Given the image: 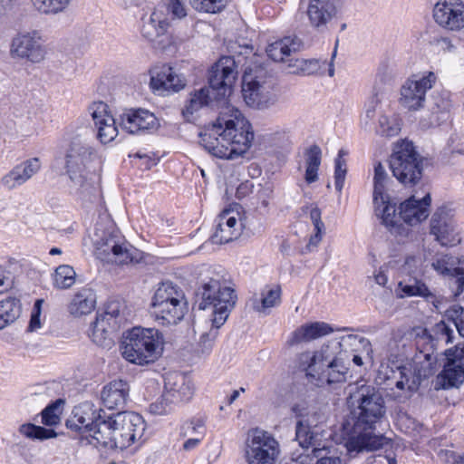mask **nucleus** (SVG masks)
<instances>
[{"label":"nucleus","instance_id":"1","mask_svg":"<svg viewBox=\"0 0 464 464\" xmlns=\"http://www.w3.org/2000/svg\"><path fill=\"white\" fill-rule=\"evenodd\" d=\"M200 275L198 289L200 314L196 326L201 332V343L208 351L217 336V330L227 322L237 295L221 271L205 267Z\"/></svg>","mask_w":464,"mask_h":464},{"label":"nucleus","instance_id":"2","mask_svg":"<svg viewBox=\"0 0 464 464\" xmlns=\"http://www.w3.org/2000/svg\"><path fill=\"white\" fill-rule=\"evenodd\" d=\"M360 344L370 348L368 340L357 335L343 336L339 341H329L315 349H308L298 355V367L309 382L317 386L343 383L349 375L347 346Z\"/></svg>","mask_w":464,"mask_h":464},{"label":"nucleus","instance_id":"3","mask_svg":"<svg viewBox=\"0 0 464 464\" xmlns=\"http://www.w3.org/2000/svg\"><path fill=\"white\" fill-rule=\"evenodd\" d=\"M255 130L250 121L237 108L227 107L200 133V143L212 156L237 160L254 145Z\"/></svg>","mask_w":464,"mask_h":464},{"label":"nucleus","instance_id":"4","mask_svg":"<svg viewBox=\"0 0 464 464\" xmlns=\"http://www.w3.org/2000/svg\"><path fill=\"white\" fill-rule=\"evenodd\" d=\"M357 394L358 406L354 411L357 422L353 433L345 442V448L350 454L364 450L373 451L390 444L389 439L368 430H372L385 414L383 398L371 386H362Z\"/></svg>","mask_w":464,"mask_h":464},{"label":"nucleus","instance_id":"5","mask_svg":"<svg viewBox=\"0 0 464 464\" xmlns=\"http://www.w3.org/2000/svg\"><path fill=\"white\" fill-rule=\"evenodd\" d=\"M99 150L81 136L70 138L64 147V169L69 179L82 195L95 190L102 171Z\"/></svg>","mask_w":464,"mask_h":464},{"label":"nucleus","instance_id":"6","mask_svg":"<svg viewBox=\"0 0 464 464\" xmlns=\"http://www.w3.org/2000/svg\"><path fill=\"white\" fill-rule=\"evenodd\" d=\"M146 422L133 411H121L108 416L97 424L94 439L99 446L121 450L141 444Z\"/></svg>","mask_w":464,"mask_h":464},{"label":"nucleus","instance_id":"7","mask_svg":"<svg viewBox=\"0 0 464 464\" xmlns=\"http://www.w3.org/2000/svg\"><path fill=\"white\" fill-rule=\"evenodd\" d=\"M188 312V301L184 290L171 281L159 283L153 290L150 313L160 326L179 324Z\"/></svg>","mask_w":464,"mask_h":464},{"label":"nucleus","instance_id":"8","mask_svg":"<svg viewBox=\"0 0 464 464\" xmlns=\"http://www.w3.org/2000/svg\"><path fill=\"white\" fill-rule=\"evenodd\" d=\"M164 344V335L159 329L137 326L123 333L120 352L129 362L146 365L161 356Z\"/></svg>","mask_w":464,"mask_h":464},{"label":"nucleus","instance_id":"9","mask_svg":"<svg viewBox=\"0 0 464 464\" xmlns=\"http://www.w3.org/2000/svg\"><path fill=\"white\" fill-rule=\"evenodd\" d=\"M281 455L280 442L271 432L254 428L246 433L241 446L245 464H277Z\"/></svg>","mask_w":464,"mask_h":464},{"label":"nucleus","instance_id":"10","mask_svg":"<svg viewBox=\"0 0 464 464\" xmlns=\"http://www.w3.org/2000/svg\"><path fill=\"white\" fill-rule=\"evenodd\" d=\"M393 176L405 186L417 184L422 177V160L412 142L401 140L395 143L390 158Z\"/></svg>","mask_w":464,"mask_h":464},{"label":"nucleus","instance_id":"11","mask_svg":"<svg viewBox=\"0 0 464 464\" xmlns=\"http://www.w3.org/2000/svg\"><path fill=\"white\" fill-rule=\"evenodd\" d=\"M126 305L120 301H111L99 314L92 327L91 338L99 346L111 347L114 335L127 322Z\"/></svg>","mask_w":464,"mask_h":464},{"label":"nucleus","instance_id":"12","mask_svg":"<svg viewBox=\"0 0 464 464\" xmlns=\"http://www.w3.org/2000/svg\"><path fill=\"white\" fill-rule=\"evenodd\" d=\"M436 81V74L430 71L411 75L400 88V106L408 111L421 110L426 102V94L433 88Z\"/></svg>","mask_w":464,"mask_h":464},{"label":"nucleus","instance_id":"13","mask_svg":"<svg viewBox=\"0 0 464 464\" xmlns=\"http://www.w3.org/2000/svg\"><path fill=\"white\" fill-rule=\"evenodd\" d=\"M247 215L238 204L226 207L217 218V227L211 237L213 244H227L241 237L246 228Z\"/></svg>","mask_w":464,"mask_h":464},{"label":"nucleus","instance_id":"14","mask_svg":"<svg viewBox=\"0 0 464 464\" xmlns=\"http://www.w3.org/2000/svg\"><path fill=\"white\" fill-rule=\"evenodd\" d=\"M324 421L325 416L322 412H315L306 419L298 420L296 423V440L304 449L312 448L314 457H319L329 448L325 441L326 431L322 427Z\"/></svg>","mask_w":464,"mask_h":464},{"label":"nucleus","instance_id":"15","mask_svg":"<svg viewBox=\"0 0 464 464\" xmlns=\"http://www.w3.org/2000/svg\"><path fill=\"white\" fill-rule=\"evenodd\" d=\"M171 25L162 13L153 8L148 17H142L140 34L155 48L168 50L177 45L176 37L169 33Z\"/></svg>","mask_w":464,"mask_h":464},{"label":"nucleus","instance_id":"16","mask_svg":"<svg viewBox=\"0 0 464 464\" xmlns=\"http://www.w3.org/2000/svg\"><path fill=\"white\" fill-rule=\"evenodd\" d=\"M99 411L90 402H83L73 408L72 415L66 420L68 429L78 432L82 442L99 447L94 439L97 432V424L102 422Z\"/></svg>","mask_w":464,"mask_h":464},{"label":"nucleus","instance_id":"17","mask_svg":"<svg viewBox=\"0 0 464 464\" xmlns=\"http://www.w3.org/2000/svg\"><path fill=\"white\" fill-rule=\"evenodd\" d=\"M242 93L246 103L254 109L265 110L276 104L277 99L264 76L246 71L243 76Z\"/></svg>","mask_w":464,"mask_h":464},{"label":"nucleus","instance_id":"18","mask_svg":"<svg viewBox=\"0 0 464 464\" xmlns=\"http://www.w3.org/2000/svg\"><path fill=\"white\" fill-rule=\"evenodd\" d=\"M149 86L153 93L168 95L178 92L186 86L185 77L169 63H158L149 70Z\"/></svg>","mask_w":464,"mask_h":464},{"label":"nucleus","instance_id":"19","mask_svg":"<svg viewBox=\"0 0 464 464\" xmlns=\"http://www.w3.org/2000/svg\"><path fill=\"white\" fill-rule=\"evenodd\" d=\"M10 54L30 63H40L46 57V49L42 37L36 32H25L16 34L10 45Z\"/></svg>","mask_w":464,"mask_h":464},{"label":"nucleus","instance_id":"20","mask_svg":"<svg viewBox=\"0 0 464 464\" xmlns=\"http://www.w3.org/2000/svg\"><path fill=\"white\" fill-rule=\"evenodd\" d=\"M237 66L231 56H223L213 64L209 71V87L217 96L228 95L237 79Z\"/></svg>","mask_w":464,"mask_h":464},{"label":"nucleus","instance_id":"21","mask_svg":"<svg viewBox=\"0 0 464 464\" xmlns=\"http://www.w3.org/2000/svg\"><path fill=\"white\" fill-rule=\"evenodd\" d=\"M88 112L92 120L98 140L102 144L114 140L119 131L110 106L101 101L93 102L89 105Z\"/></svg>","mask_w":464,"mask_h":464},{"label":"nucleus","instance_id":"22","mask_svg":"<svg viewBox=\"0 0 464 464\" xmlns=\"http://www.w3.org/2000/svg\"><path fill=\"white\" fill-rule=\"evenodd\" d=\"M432 17L442 29L459 32L464 29V2L438 0L432 9Z\"/></svg>","mask_w":464,"mask_h":464},{"label":"nucleus","instance_id":"23","mask_svg":"<svg viewBox=\"0 0 464 464\" xmlns=\"http://www.w3.org/2000/svg\"><path fill=\"white\" fill-rule=\"evenodd\" d=\"M430 234L442 246H453L460 243L459 232L453 215L445 208H439L432 216Z\"/></svg>","mask_w":464,"mask_h":464},{"label":"nucleus","instance_id":"24","mask_svg":"<svg viewBox=\"0 0 464 464\" xmlns=\"http://www.w3.org/2000/svg\"><path fill=\"white\" fill-rule=\"evenodd\" d=\"M160 125L158 117L146 109H128L120 116V126L130 134L152 132Z\"/></svg>","mask_w":464,"mask_h":464},{"label":"nucleus","instance_id":"25","mask_svg":"<svg viewBox=\"0 0 464 464\" xmlns=\"http://www.w3.org/2000/svg\"><path fill=\"white\" fill-rule=\"evenodd\" d=\"M343 0H309L306 15L312 27L319 29L325 27L342 12Z\"/></svg>","mask_w":464,"mask_h":464},{"label":"nucleus","instance_id":"26","mask_svg":"<svg viewBox=\"0 0 464 464\" xmlns=\"http://www.w3.org/2000/svg\"><path fill=\"white\" fill-rule=\"evenodd\" d=\"M164 398L177 405L188 401L194 395L192 379L184 373L168 372L165 375Z\"/></svg>","mask_w":464,"mask_h":464},{"label":"nucleus","instance_id":"27","mask_svg":"<svg viewBox=\"0 0 464 464\" xmlns=\"http://www.w3.org/2000/svg\"><path fill=\"white\" fill-rule=\"evenodd\" d=\"M430 203V193H426L422 197L412 195L399 205L397 208L399 218L410 226H417L429 217Z\"/></svg>","mask_w":464,"mask_h":464},{"label":"nucleus","instance_id":"28","mask_svg":"<svg viewBox=\"0 0 464 464\" xmlns=\"http://www.w3.org/2000/svg\"><path fill=\"white\" fill-rule=\"evenodd\" d=\"M378 380L380 382H387L388 385L394 384L401 392V394H408L418 388V380L412 375L411 371L406 367H398L395 370L388 364H382L378 370Z\"/></svg>","mask_w":464,"mask_h":464},{"label":"nucleus","instance_id":"29","mask_svg":"<svg viewBox=\"0 0 464 464\" xmlns=\"http://www.w3.org/2000/svg\"><path fill=\"white\" fill-rule=\"evenodd\" d=\"M429 264V271L433 269L437 274L453 280L454 295H459L464 289V258L459 259L457 266L452 256L440 255Z\"/></svg>","mask_w":464,"mask_h":464},{"label":"nucleus","instance_id":"30","mask_svg":"<svg viewBox=\"0 0 464 464\" xmlns=\"http://www.w3.org/2000/svg\"><path fill=\"white\" fill-rule=\"evenodd\" d=\"M395 293L399 298L421 297L431 303L436 309H440L442 304V299L419 276H410L408 280L400 281Z\"/></svg>","mask_w":464,"mask_h":464},{"label":"nucleus","instance_id":"31","mask_svg":"<svg viewBox=\"0 0 464 464\" xmlns=\"http://www.w3.org/2000/svg\"><path fill=\"white\" fill-rule=\"evenodd\" d=\"M332 333H334V328L325 322L305 323L291 333L286 343L288 346L293 347L302 343L314 341Z\"/></svg>","mask_w":464,"mask_h":464},{"label":"nucleus","instance_id":"32","mask_svg":"<svg viewBox=\"0 0 464 464\" xmlns=\"http://www.w3.org/2000/svg\"><path fill=\"white\" fill-rule=\"evenodd\" d=\"M97 296L95 291L88 286L78 289L67 304V312L75 318L81 319L91 314L96 308Z\"/></svg>","mask_w":464,"mask_h":464},{"label":"nucleus","instance_id":"33","mask_svg":"<svg viewBox=\"0 0 464 464\" xmlns=\"http://www.w3.org/2000/svg\"><path fill=\"white\" fill-rule=\"evenodd\" d=\"M130 385L127 381L116 379L103 386L101 400L109 410L122 408L127 403L130 395Z\"/></svg>","mask_w":464,"mask_h":464},{"label":"nucleus","instance_id":"34","mask_svg":"<svg viewBox=\"0 0 464 464\" xmlns=\"http://www.w3.org/2000/svg\"><path fill=\"white\" fill-rule=\"evenodd\" d=\"M41 169V161L38 158L29 159L13 168L2 179L3 187L12 189L24 184Z\"/></svg>","mask_w":464,"mask_h":464},{"label":"nucleus","instance_id":"35","mask_svg":"<svg viewBox=\"0 0 464 464\" xmlns=\"http://www.w3.org/2000/svg\"><path fill=\"white\" fill-rule=\"evenodd\" d=\"M301 47L302 42L298 37L287 36L268 44L266 53L275 62L284 63Z\"/></svg>","mask_w":464,"mask_h":464},{"label":"nucleus","instance_id":"36","mask_svg":"<svg viewBox=\"0 0 464 464\" xmlns=\"http://www.w3.org/2000/svg\"><path fill=\"white\" fill-rule=\"evenodd\" d=\"M213 92L210 87H203L190 92L189 98L182 110V114L187 121H192L198 111L209 104L214 98ZM218 97L216 95L215 99Z\"/></svg>","mask_w":464,"mask_h":464},{"label":"nucleus","instance_id":"37","mask_svg":"<svg viewBox=\"0 0 464 464\" xmlns=\"http://www.w3.org/2000/svg\"><path fill=\"white\" fill-rule=\"evenodd\" d=\"M281 302V287L277 285L265 286L260 297L254 301V309L259 313H266L267 310L278 305Z\"/></svg>","mask_w":464,"mask_h":464},{"label":"nucleus","instance_id":"38","mask_svg":"<svg viewBox=\"0 0 464 464\" xmlns=\"http://www.w3.org/2000/svg\"><path fill=\"white\" fill-rule=\"evenodd\" d=\"M153 8L162 13L171 24L188 14L184 0H160Z\"/></svg>","mask_w":464,"mask_h":464},{"label":"nucleus","instance_id":"39","mask_svg":"<svg viewBox=\"0 0 464 464\" xmlns=\"http://www.w3.org/2000/svg\"><path fill=\"white\" fill-rule=\"evenodd\" d=\"M374 211L376 216L382 219L383 225L387 227L393 228L400 219L399 214H396V208L391 204V198L385 196L382 199H373Z\"/></svg>","mask_w":464,"mask_h":464},{"label":"nucleus","instance_id":"40","mask_svg":"<svg viewBox=\"0 0 464 464\" xmlns=\"http://www.w3.org/2000/svg\"><path fill=\"white\" fill-rule=\"evenodd\" d=\"M92 240L95 246V254L97 257L105 262H111L113 258L112 256L114 253L117 249H120L121 244H118L112 237H100L97 231L94 233Z\"/></svg>","mask_w":464,"mask_h":464},{"label":"nucleus","instance_id":"41","mask_svg":"<svg viewBox=\"0 0 464 464\" xmlns=\"http://www.w3.org/2000/svg\"><path fill=\"white\" fill-rule=\"evenodd\" d=\"M392 184V179L389 177L385 167L381 163L377 162L373 168V178H372V198L377 199L389 196L388 190Z\"/></svg>","mask_w":464,"mask_h":464},{"label":"nucleus","instance_id":"42","mask_svg":"<svg viewBox=\"0 0 464 464\" xmlns=\"http://www.w3.org/2000/svg\"><path fill=\"white\" fill-rule=\"evenodd\" d=\"M438 382L443 389L454 387L464 382V370L458 367V364L448 360L441 373L437 377Z\"/></svg>","mask_w":464,"mask_h":464},{"label":"nucleus","instance_id":"43","mask_svg":"<svg viewBox=\"0 0 464 464\" xmlns=\"http://www.w3.org/2000/svg\"><path fill=\"white\" fill-rule=\"evenodd\" d=\"M20 300L8 297L0 301V330L17 320L21 314Z\"/></svg>","mask_w":464,"mask_h":464},{"label":"nucleus","instance_id":"44","mask_svg":"<svg viewBox=\"0 0 464 464\" xmlns=\"http://www.w3.org/2000/svg\"><path fill=\"white\" fill-rule=\"evenodd\" d=\"M305 175L307 183H313L318 179V169L321 164L322 151L317 145L311 146L305 151Z\"/></svg>","mask_w":464,"mask_h":464},{"label":"nucleus","instance_id":"45","mask_svg":"<svg viewBox=\"0 0 464 464\" xmlns=\"http://www.w3.org/2000/svg\"><path fill=\"white\" fill-rule=\"evenodd\" d=\"M401 270L409 276H419L424 278L430 277V275H429V264L420 256H407L401 266Z\"/></svg>","mask_w":464,"mask_h":464},{"label":"nucleus","instance_id":"46","mask_svg":"<svg viewBox=\"0 0 464 464\" xmlns=\"http://www.w3.org/2000/svg\"><path fill=\"white\" fill-rule=\"evenodd\" d=\"M53 285L58 289H68L72 287L76 281V273L72 266L69 265L59 266L53 275Z\"/></svg>","mask_w":464,"mask_h":464},{"label":"nucleus","instance_id":"47","mask_svg":"<svg viewBox=\"0 0 464 464\" xmlns=\"http://www.w3.org/2000/svg\"><path fill=\"white\" fill-rule=\"evenodd\" d=\"M21 435L31 440H48L56 437V432L52 429H45L32 423H25L19 427Z\"/></svg>","mask_w":464,"mask_h":464},{"label":"nucleus","instance_id":"48","mask_svg":"<svg viewBox=\"0 0 464 464\" xmlns=\"http://www.w3.org/2000/svg\"><path fill=\"white\" fill-rule=\"evenodd\" d=\"M111 263L130 264L139 263L142 259V253L133 247H128L125 244L120 245V249L114 253Z\"/></svg>","mask_w":464,"mask_h":464},{"label":"nucleus","instance_id":"49","mask_svg":"<svg viewBox=\"0 0 464 464\" xmlns=\"http://www.w3.org/2000/svg\"><path fill=\"white\" fill-rule=\"evenodd\" d=\"M71 0H34L35 8L45 14H56L63 12Z\"/></svg>","mask_w":464,"mask_h":464},{"label":"nucleus","instance_id":"50","mask_svg":"<svg viewBox=\"0 0 464 464\" xmlns=\"http://www.w3.org/2000/svg\"><path fill=\"white\" fill-rule=\"evenodd\" d=\"M379 132L387 137L397 136L401 131V121L396 116L380 115Z\"/></svg>","mask_w":464,"mask_h":464},{"label":"nucleus","instance_id":"51","mask_svg":"<svg viewBox=\"0 0 464 464\" xmlns=\"http://www.w3.org/2000/svg\"><path fill=\"white\" fill-rule=\"evenodd\" d=\"M381 102L377 96L372 97L365 104L364 112L361 116V125L367 129L371 127L376 118L380 116Z\"/></svg>","mask_w":464,"mask_h":464},{"label":"nucleus","instance_id":"52","mask_svg":"<svg viewBox=\"0 0 464 464\" xmlns=\"http://www.w3.org/2000/svg\"><path fill=\"white\" fill-rule=\"evenodd\" d=\"M63 400H57L54 403L45 408L42 412L43 423L47 426H55L61 421V414L63 411Z\"/></svg>","mask_w":464,"mask_h":464},{"label":"nucleus","instance_id":"53","mask_svg":"<svg viewBox=\"0 0 464 464\" xmlns=\"http://www.w3.org/2000/svg\"><path fill=\"white\" fill-rule=\"evenodd\" d=\"M193 8L198 12L216 14L222 11L227 0H189Z\"/></svg>","mask_w":464,"mask_h":464},{"label":"nucleus","instance_id":"54","mask_svg":"<svg viewBox=\"0 0 464 464\" xmlns=\"http://www.w3.org/2000/svg\"><path fill=\"white\" fill-rule=\"evenodd\" d=\"M206 434V421L202 418H196L183 426V436L204 438Z\"/></svg>","mask_w":464,"mask_h":464},{"label":"nucleus","instance_id":"55","mask_svg":"<svg viewBox=\"0 0 464 464\" xmlns=\"http://www.w3.org/2000/svg\"><path fill=\"white\" fill-rule=\"evenodd\" d=\"M343 151L340 150L337 159L335 160V169H334V187L335 189L341 193L343 184L345 176L347 173V166L346 161L343 158Z\"/></svg>","mask_w":464,"mask_h":464},{"label":"nucleus","instance_id":"56","mask_svg":"<svg viewBox=\"0 0 464 464\" xmlns=\"http://www.w3.org/2000/svg\"><path fill=\"white\" fill-rule=\"evenodd\" d=\"M44 304L43 299H37L34 304L31 312V318L27 327V331L34 333L37 332L42 327V307Z\"/></svg>","mask_w":464,"mask_h":464},{"label":"nucleus","instance_id":"57","mask_svg":"<svg viewBox=\"0 0 464 464\" xmlns=\"http://www.w3.org/2000/svg\"><path fill=\"white\" fill-rule=\"evenodd\" d=\"M449 317L454 321L459 334L464 337V307L453 305L448 311Z\"/></svg>","mask_w":464,"mask_h":464},{"label":"nucleus","instance_id":"58","mask_svg":"<svg viewBox=\"0 0 464 464\" xmlns=\"http://www.w3.org/2000/svg\"><path fill=\"white\" fill-rule=\"evenodd\" d=\"M175 405L177 404L165 400L163 393L160 400L150 405V411L155 415H164L171 411Z\"/></svg>","mask_w":464,"mask_h":464},{"label":"nucleus","instance_id":"59","mask_svg":"<svg viewBox=\"0 0 464 464\" xmlns=\"http://www.w3.org/2000/svg\"><path fill=\"white\" fill-rule=\"evenodd\" d=\"M318 459L315 464H344L343 459L338 456V453L335 450H331L330 447L328 450L321 453L319 457H315Z\"/></svg>","mask_w":464,"mask_h":464},{"label":"nucleus","instance_id":"60","mask_svg":"<svg viewBox=\"0 0 464 464\" xmlns=\"http://www.w3.org/2000/svg\"><path fill=\"white\" fill-rule=\"evenodd\" d=\"M291 411L296 418H299V420L306 419L309 417V415L319 412L316 410L309 409L306 402L304 401H298L294 403L291 406Z\"/></svg>","mask_w":464,"mask_h":464},{"label":"nucleus","instance_id":"61","mask_svg":"<svg viewBox=\"0 0 464 464\" xmlns=\"http://www.w3.org/2000/svg\"><path fill=\"white\" fill-rule=\"evenodd\" d=\"M435 332L440 340L449 343L452 341L453 329L445 322H440L436 324Z\"/></svg>","mask_w":464,"mask_h":464},{"label":"nucleus","instance_id":"62","mask_svg":"<svg viewBox=\"0 0 464 464\" xmlns=\"http://www.w3.org/2000/svg\"><path fill=\"white\" fill-rule=\"evenodd\" d=\"M447 359L453 361L458 367L464 370V344H459L454 350H448L446 353Z\"/></svg>","mask_w":464,"mask_h":464},{"label":"nucleus","instance_id":"63","mask_svg":"<svg viewBox=\"0 0 464 464\" xmlns=\"http://www.w3.org/2000/svg\"><path fill=\"white\" fill-rule=\"evenodd\" d=\"M300 74H314L321 69L318 60H304L300 61Z\"/></svg>","mask_w":464,"mask_h":464},{"label":"nucleus","instance_id":"64","mask_svg":"<svg viewBox=\"0 0 464 464\" xmlns=\"http://www.w3.org/2000/svg\"><path fill=\"white\" fill-rule=\"evenodd\" d=\"M12 286V279L4 268L0 267V294L6 292Z\"/></svg>","mask_w":464,"mask_h":464}]
</instances>
